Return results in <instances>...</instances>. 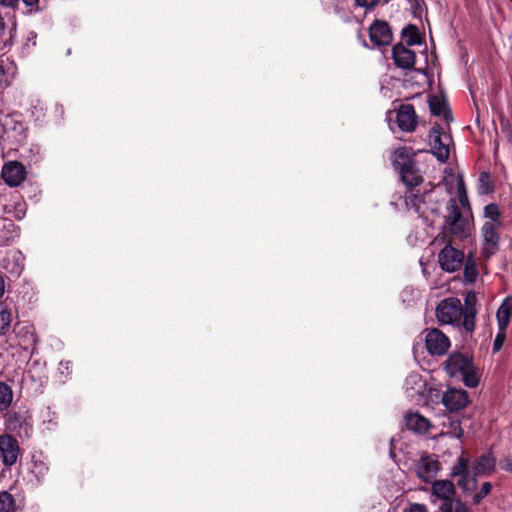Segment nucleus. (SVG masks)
Masks as SVG:
<instances>
[{"mask_svg": "<svg viewBox=\"0 0 512 512\" xmlns=\"http://www.w3.org/2000/svg\"><path fill=\"white\" fill-rule=\"evenodd\" d=\"M435 314L441 325L461 326L468 333L475 330L476 308L464 309L461 301L456 297L440 301Z\"/></svg>", "mask_w": 512, "mask_h": 512, "instance_id": "obj_1", "label": "nucleus"}, {"mask_svg": "<svg viewBox=\"0 0 512 512\" xmlns=\"http://www.w3.org/2000/svg\"><path fill=\"white\" fill-rule=\"evenodd\" d=\"M495 458L486 453L477 458L472 466H469V460L460 457L452 468V476L459 477L458 486L466 492H471L476 488V478L479 475H489L494 471Z\"/></svg>", "mask_w": 512, "mask_h": 512, "instance_id": "obj_2", "label": "nucleus"}, {"mask_svg": "<svg viewBox=\"0 0 512 512\" xmlns=\"http://www.w3.org/2000/svg\"><path fill=\"white\" fill-rule=\"evenodd\" d=\"M445 370L450 377H461L465 386L475 388L480 381V372L469 353L453 352L445 361Z\"/></svg>", "mask_w": 512, "mask_h": 512, "instance_id": "obj_3", "label": "nucleus"}, {"mask_svg": "<svg viewBox=\"0 0 512 512\" xmlns=\"http://www.w3.org/2000/svg\"><path fill=\"white\" fill-rule=\"evenodd\" d=\"M392 164L395 170L400 173L406 186L414 187L421 183L422 176L415 166L410 148L401 147L396 149L392 157Z\"/></svg>", "mask_w": 512, "mask_h": 512, "instance_id": "obj_4", "label": "nucleus"}, {"mask_svg": "<svg viewBox=\"0 0 512 512\" xmlns=\"http://www.w3.org/2000/svg\"><path fill=\"white\" fill-rule=\"evenodd\" d=\"M431 501L436 503L442 501L440 509L442 512H465V506L454 498L455 488L449 480H438L432 484Z\"/></svg>", "mask_w": 512, "mask_h": 512, "instance_id": "obj_5", "label": "nucleus"}, {"mask_svg": "<svg viewBox=\"0 0 512 512\" xmlns=\"http://www.w3.org/2000/svg\"><path fill=\"white\" fill-rule=\"evenodd\" d=\"M446 224L452 235L459 239H466L471 234L470 222L462 217L456 200L451 198L447 203Z\"/></svg>", "mask_w": 512, "mask_h": 512, "instance_id": "obj_6", "label": "nucleus"}, {"mask_svg": "<svg viewBox=\"0 0 512 512\" xmlns=\"http://www.w3.org/2000/svg\"><path fill=\"white\" fill-rule=\"evenodd\" d=\"M4 424L7 430L20 438H29L33 433L31 416L27 410L8 411L4 416Z\"/></svg>", "mask_w": 512, "mask_h": 512, "instance_id": "obj_7", "label": "nucleus"}, {"mask_svg": "<svg viewBox=\"0 0 512 512\" xmlns=\"http://www.w3.org/2000/svg\"><path fill=\"white\" fill-rule=\"evenodd\" d=\"M429 143L432 154L444 163L448 160L452 146L450 134L442 131L440 126H434L429 134Z\"/></svg>", "mask_w": 512, "mask_h": 512, "instance_id": "obj_8", "label": "nucleus"}, {"mask_svg": "<svg viewBox=\"0 0 512 512\" xmlns=\"http://www.w3.org/2000/svg\"><path fill=\"white\" fill-rule=\"evenodd\" d=\"M6 139L11 144H21L27 138V126L20 114H9L4 117Z\"/></svg>", "mask_w": 512, "mask_h": 512, "instance_id": "obj_9", "label": "nucleus"}, {"mask_svg": "<svg viewBox=\"0 0 512 512\" xmlns=\"http://www.w3.org/2000/svg\"><path fill=\"white\" fill-rule=\"evenodd\" d=\"M21 450L18 440L11 434L0 435V461L6 468L14 466Z\"/></svg>", "mask_w": 512, "mask_h": 512, "instance_id": "obj_10", "label": "nucleus"}, {"mask_svg": "<svg viewBox=\"0 0 512 512\" xmlns=\"http://www.w3.org/2000/svg\"><path fill=\"white\" fill-rule=\"evenodd\" d=\"M438 263L442 270L453 273L463 265L464 253L451 244H446L438 253Z\"/></svg>", "mask_w": 512, "mask_h": 512, "instance_id": "obj_11", "label": "nucleus"}, {"mask_svg": "<svg viewBox=\"0 0 512 512\" xmlns=\"http://www.w3.org/2000/svg\"><path fill=\"white\" fill-rule=\"evenodd\" d=\"M425 345L431 355L442 356L450 348V339L439 329L425 330Z\"/></svg>", "mask_w": 512, "mask_h": 512, "instance_id": "obj_12", "label": "nucleus"}, {"mask_svg": "<svg viewBox=\"0 0 512 512\" xmlns=\"http://www.w3.org/2000/svg\"><path fill=\"white\" fill-rule=\"evenodd\" d=\"M500 222H485L482 226V235L484 239L482 253L486 257H491L499 248Z\"/></svg>", "mask_w": 512, "mask_h": 512, "instance_id": "obj_13", "label": "nucleus"}, {"mask_svg": "<svg viewBox=\"0 0 512 512\" xmlns=\"http://www.w3.org/2000/svg\"><path fill=\"white\" fill-rule=\"evenodd\" d=\"M1 175L7 185L17 187L25 180L26 169L18 161H9L4 164Z\"/></svg>", "mask_w": 512, "mask_h": 512, "instance_id": "obj_14", "label": "nucleus"}, {"mask_svg": "<svg viewBox=\"0 0 512 512\" xmlns=\"http://www.w3.org/2000/svg\"><path fill=\"white\" fill-rule=\"evenodd\" d=\"M468 402V393L461 388H449L442 396V403L450 411L463 409Z\"/></svg>", "mask_w": 512, "mask_h": 512, "instance_id": "obj_15", "label": "nucleus"}, {"mask_svg": "<svg viewBox=\"0 0 512 512\" xmlns=\"http://www.w3.org/2000/svg\"><path fill=\"white\" fill-rule=\"evenodd\" d=\"M369 37L374 46L389 45L392 41V32L384 21H375L369 28Z\"/></svg>", "mask_w": 512, "mask_h": 512, "instance_id": "obj_16", "label": "nucleus"}, {"mask_svg": "<svg viewBox=\"0 0 512 512\" xmlns=\"http://www.w3.org/2000/svg\"><path fill=\"white\" fill-rule=\"evenodd\" d=\"M392 57L395 65L402 69H411L416 60L414 51L403 44H396L393 46Z\"/></svg>", "mask_w": 512, "mask_h": 512, "instance_id": "obj_17", "label": "nucleus"}, {"mask_svg": "<svg viewBox=\"0 0 512 512\" xmlns=\"http://www.w3.org/2000/svg\"><path fill=\"white\" fill-rule=\"evenodd\" d=\"M398 127L405 132H412L417 125L415 109L411 104H403L397 112Z\"/></svg>", "mask_w": 512, "mask_h": 512, "instance_id": "obj_18", "label": "nucleus"}, {"mask_svg": "<svg viewBox=\"0 0 512 512\" xmlns=\"http://www.w3.org/2000/svg\"><path fill=\"white\" fill-rule=\"evenodd\" d=\"M439 469V463L431 456L422 457L416 465V473L423 481L433 479Z\"/></svg>", "mask_w": 512, "mask_h": 512, "instance_id": "obj_19", "label": "nucleus"}, {"mask_svg": "<svg viewBox=\"0 0 512 512\" xmlns=\"http://www.w3.org/2000/svg\"><path fill=\"white\" fill-rule=\"evenodd\" d=\"M24 255L19 250H10L2 261L3 268L13 275H20L24 268Z\"/></svg>", "mask_w": 512, "mask_h": 512, "instance_id": "obj_20", "label": "nucleus"}, {"mask_svg": "<svg viewBox=\"0 0 512 512\" xmlns=\"http://www.w3.org/2000/svg\"><path fill=\"white\" fill-rule=\"evenodd\" d=\"M428 103L433 115L442 117L445 121H450L452 119L447 100L444 96L432 95L429 97Z\"/></svg>", "mask_w": 512, "mask_h": 512, "instance_id": "obj_21", "label": "nucleus"}, {"mask_svg": "<svg viewBox=\"0 0 512 512\" xmlns=\"http://www.w3.org/2000/svg\"><path fill=\"white\" fill-rule=\"evenodd\" d=\"M404 389L408 397L413 398L416 395H423L425 391V381L418 373H410L404 382Z\"/></svg>", "mask_w": 512, "mask_h": 512, "instance_id": "obj_22", "label": "nucleus"}, {"mask_svg": "<svg viewBox=\"0 0 512 512\" xmlns=\"http://www.w3.org/2000/svg\"><path fill=\"white\" fill-rule=\"evenodd\" d=\"M512 316V300L506 297L496 312L497 325L499 330H506Z\"/></svg>", "mask_w": 512, "mask_h": 512, "instance_id": "obj_23", "label": "nucleus"}, {"mask_svg": "<svg viewBox=\"0 0 512 512\" xmlns=\"http://www.w3.org/2000/svg\"><path fill=\"white\" fill-rule=\"evenodd\" d=\"M405 423L409 430L422 434L428 431L430 422L419 413H408L405 417Z\"/></svg>", "mask_w": 512, "mask_h": 512, "instance_id": "obj_24", "label": "nucleus"}, {"mask_svg": "<svg viewBox=\"0 0 512 512\" xmlns=\"http://www.w3.org/2000/svg\"><path fill=\"white\" fill-rule=\"evenodd\" d=\"M436 190L425 193L424 195H415L411 194L407 197L406 205L414 209L415 213L419 216H425V210L422 207V204H426V201H431L433 199Z\"/></svg>", "mask_w": 512, "mask_h": 512, "instance_id": "obj_25", "label": "nucleus"}, {"mask_svg": "<svg viewBox=\"0 0 512 512\" xmlns=\"http://www.w3.org/2000/svg\"><path fill=\"white\" fill-rule=\"evenodd\" d=\"M17 236L14 223L6 218H0V245L12 241Z\"/></svg>", "mask_w": 512, "mask_h": 512, "instance_id": "obj_26", "label": "nucleus"}, {"mask_svg": "<svg viewBox=\"0 0 512 512\" xmlns=\"http://www.w3.org/2000/svg\"><path fill=\"white\" fill-rule=\"evenodd\" d=\"M14 399V393L10 385L0 381V412L8 411Z\"/></svg>", "mask_w": 512, "mask_h": 512, "instance_id": "obj_27", "label": "nucleus"}, {"mask_svg": "<svg viewBox=\"0 0 512 512\" xmlns=\"http://www.w3.org/2000/svg\"><path fill=\"white\" fill-rule=\"evenodd\" d=\"M463 275H464V279L467 283L475 282L478 277L477 263L472 254L468 255V257L464 263Z\"/></svg>", "mask_w": 512, "mask_h": 512, "instance_id": "obj_28", "label": "nucleus"}, {"mask_svg": "<svg viewBox=\"0 0 512 512\" xmlns=\"http://www.w3.org/2000/svg\"><path fill=\"white\" fill-rule=\"evenodd\" d=\"M47 464L41 459L33 458L30 466V474L35 477L38 484L42 483L45 475L48 473Z\"/></svg>", "mask_w": 512, "mask_h": 512, "instance_id": "obj_29", "label": "nucleus"}, {"mask_svg": "<svg viewBox=\"0 0 512 512\" xmlns=\"http://www.w3.org/2000/svg\"><path fill=\"white\" fill-rule=\"evenodd\" d=\"M446 428L445 431H442L440 436H449L456 439H461L463 437V429L461 427V423L458 419H449L447 424H444Z\"/></svg>", "mask_w": 512, "mask_h": 512, "instance_id": "obj_30", "label": "nucleus"}, {"mask_svg": "<svg viewBox=\"0 0 512 512\" xmlns=\"http://www.w3.org/2000/svg\"><path fill=\"white\" fill-rule=\"evenodd\" d=\"M16 76V69L14 67L5 68L0 64V91L9 87L14 81Z\"/></svg>", "mask_w": 512, "mask_h": 512, "instance_id": "obj_31", "label": "nucleus"}, {"mask_svg": "<svg viewBox=\"0 0 512 512\" xmlns=\"http://www.w3.org/2000/svg\"><path fill=\"white\" fill-rule=\"evenodd\" d=\"M12 321L11 311L4 304L0 303V335L5 334Z\"/></svg>", "mask_w": 512, "mask_h": 512, "instance_id": "obj_32", "label": "nucleus"}, {"mask_svg": "<svg viewBox=\"0 0 512 512\" xmlns=\"http://www.w3.org/2000/svg\"><path fill=\"white\" fill-rule=\"evenodd\" d=\"M15 509V500L7 491L0 492V512H13Z\"/></svg>", "mask_w": 512, "mask_h": 512, "instance_id": "obj_33", "label": "nucleus"}, {"mask_svg": "<svg viewBox=\"0 0 512 512\" xmlns=\"http://www.w3.org/2000/svg\"><path fill=\"white\" fill-rule=\"evenodd\" d=\"M402 35L408 45H415L420 42L419 32L415 26L403 29Z\"/></svg>", "mask_w": 512, "mask_h": 512, "instance_id": "obj_34", "label": "nucleus"}, {"mask_svg": "<svg viewBox=\"0 0 512 512\" xmlns=\"http://www.w3.org/2000/svg\"><path fill=\"white\" fill-rule=\"evenodd\" d=\"M457 191H458V197L459 202L462 207H468L469 206V200L468 195L466 192L465 182L461 175H458L457 177Z\"/></svg>", "mask_w": 512, "mask_h": 512, "instance_id": "obj_35", "label": "nucleus"}, {"mask_svg": "<svg viewBox=\"0 0 512 512\" xmlns=\"http://www.w3.org/2000/svg\"><path fill=\"white\" fill-rule=\"evenodd\" d=\"M485 217L489 219L488 222H500V211L496 204H489L484 209Z\"/></svg>", "mask_w": 512, "mask_h": 512, "instance_id": "obj_36", "label": "nucleus"}, {"mask_svg": "<svg viewBox=\"0 0 512 512\" xmlns=\"http://www.w3.org/2000/svg\"><path fill=\"white\" fill-rule=\"evenodd\" d=\"M490 176L487 172H482L479 175V191L481 194H486L491 191V187L489 185Z\"/></svg>", "mask_w": 512, "mask_h": 512, "instance_id": "obj_37", "label": "nucleus"}, {"mask_svg": "<svg viewBox=\"0 0 512 512\" xmlns=\"http://www.w3.org/2000/svg\"><path fill=\"white\" fill-rule=\"evenodd\" d=\"M491 488H492V486L489 482H484L482 484L480 491L474 495V498H473L474 502L476 504L480 503L481 500L489 494V492L491 491Z\"/></svg>", "mask_w": 512, "mask_h": 512, "instance_id": "obj_38", "label": "nucleus"}, {"mask_svg": "<svg viewBox=\"0 0 512 512\" xmlns=\"http://www.w3.org/2000/svg\"><path fill=\"white\" fill-rule=\"evenodd\" d=\"M505 339H506V330L498 329V333L493 342V351L494 352H498L502 348V346L505 342Z\"/></svg>", "mask_w": 512, "mask_h": 512, "instance_id": "obj_39", "label": "nucleus"}, {"mask_svg": "<svg viewBox=\"0 0 512 512\" xmlns=\"http://www.w3.org/2000/svg\"><path fill=\"white\" fill-rule=\"evenodd\" d=\"M72 363L70 361H61L59 364V372L68 376L71 372Z\"/></svg>", "mask_w": 512, "mask_h": 512, "instance_id": "obj_40", "label": "nucleus"}, {"mask_svg": "<svg viewBox=\"0 0 512 512\" xmlns=\"http://www.w3.org/2000/svg\"><path fill=\"white\" fill-rule=\"evenodd\" d=\"M356 4L363 8H373L379 0H355Z\"/></svg>", "mask_w": 512, "mask_h": 512, "instance_id": "obj_41", "label": "nucleus"}, {"mask_svg": "<svg viewBox=\"0 0 512 512\" xmlns=\"http://www.w3.org/2000/svg\"><path fill=\"white\" fill-rule=\"evenodd\" d=\"M465 308L464 309H468L470 307H473L475 308V304H476V295L475 293H468L467 296H466V299H465Z\"/></svg>", "mask_w": 512, "mask_h": 512, "instance_id": "obj_42", "label": "nucleus"}, {"mask_svg": "<svg viewBox=\"0 0 512 512\" xmlns=\"http://www.w3.org/2000/svg\"><path fill=\"white\" fill-rule=\"evenodd\" d=\"M405 512H428L427 508L423 504H412Z\"/></svg>", "mask_w": 512, "mask_h": 512, "instance_id": "obj_43", "label": "nucleus"}, {"mask_svg": "<svg viewBox=\"0 0 512 512\" xmlns=\"http://www.w3.org/2000/svg\"><path fill=\"white\" fill-rule=\"evenodd\" d=\"M501 469L512 472V462L510 459H504L500 462Z\"/></svg>", "mask_w": 512, "mask_h": 512, "instance_id": "obj_44", "label": "nucleus"}, {"mask_svg": "<svg viewBox=\"0 0 512 512\" xmlns=\"http://www.w3.org/2000/svg\"><path fill=\"white\" fill-rule=\"evenodd\" d=\"M7 142L6 130L4 128V118L0 120V143Z\"/></svg>", "mask_w": 512, "mask_h": 512, "instance_id": "obj_45", "label": "nucleus"}, {"mask_svg": "<svg viewBox=\"0 0 512 512\" xmlns=\"http://www.w3.org/2000/svg\"><path fill=\"white\" fill-rule=\"evenodd\" d=\"M37 342H38L37 336L34 333H31L29 338H28V345L25 346V349H28L29 346H31L32 349H34V347L37 344Z\"/></svg>", "mask_w": 512, "mask_h": 512, "instance_id": "obj_46", "label": "nucleus"}, {"mask_svg": "<svg viewBox=\"0 0 512 512\" xmlns=\"http://www.w3.org/2000/svg\"><path fill=\"white\" fill-rule=\"evenodd\" d=\"M342 0H322V2L329 7L338 8L340 7Z\"/></svg>", "mask_w": 512, "mask_h": 512, "instance_id": "obj_47", "label": "nucleus"}, {"mask_svg": "<svg viewBox=\"0 0 512 512\" xmlns=\"http://www.w3.org/2000/svg\"><path fill=\"white\" fill-rule=\"evenodd\" d=\"M5 34V22L3 17L0 15V39L3 38Z\"/></svg>", "mask_w": 512, "mask_h": 512, "instance_id": "obj_48", "label": "nucleus"}, {"mask_svg": "<svg viewBox=\"0 0 512 512\" xmlns=\"http://www.w3.org/2000/svg\"><path fill=\"white\" fill-rule=\"evenodd\" d=\"M5 290V282L4 279L0 276V297L4 294Z\"/></svg>", "mask_w": 512, "mask_h": 512, "instance_id": "obj_49", "label": "nucleus"}, {"mask_svg": "<svg viewBox=\"0 0 512 512\" xmlns=\"http://www.w3.org/2000/svg\"><path fill=\"white\" fill-rule=\"evenodd\" d=\"M430 210H431V212L437 213V212H438V206H436V205H435V206H432V207L430 208Z\"/></svg>", "mask_w": 512, "mask_h": 512, "instance_id": "obj_50", "label": "nucleus"}, {"mask_svg": "<svg viewBox=\"0 0 512 512\" xmlns=\"http://www.w3.org/2000/svg\"><path fill=\"white\" fill-rule=\"evenodd\" d=\"M23 215H24V211H20L19 214L17 215V217L19 219H21L23 217Z\"/></svg>", "mask_w": 512, "mask_h": 512, "instance_id": "obj_51", "label": "nucleus"}]
</instances>
